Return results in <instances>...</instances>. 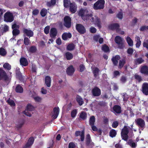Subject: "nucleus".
Returning <instances> with one entry per match:
<instances>
[{"label":"nucleus","instance_id":"de8ad7c7","mask_svg":"<svg viewBox=\"0 0 148 148\" xmlns=\"http://www.w3.org/2000/svg\"><path fill=\"white\" fill-rule=\"evenodd\" d=\"M134 77L135 79L138 81L139 82H141L143 80L142 77L137 73L135 74Z\"/></svg>","mask_w":148,"mask_h":148},{"label":"nucleus","instance_id":"052dcab7","mask_svg":"<svg viewBox=\"0 0 148 148\" xmlns=\"http://www.w3.org/2000/svg\"><path fill=\"white\" fill-rule=\"evenodd\" d=\"M19 25H17L16 23L13 24L12 26V29H19Z\"/></svg>","mask_w":148,"mask_h":148},{"label":"nucleus","instance_id":"c9c22d12","mask_svg":"<svg viewBox=\"0 0 148 148\" xmlns=\"http://www.w3.org/2000/svg\"><path fill=\"white\" fill-rule=\"evenodd\" d=\"M24 123L25 121H19L18 123L16 124V128L18 129L21 128L24 125Z\"/></svg>","mask_w":148,"mask_h":148},{"label":"nucleus","instance_id":"9d476101","mask_svg":"<svg viewBox=\"0 0 148 148\" xmlns=\"http://www.w3.org/2000/svg\"><path fill=\"white\" fill-rule=\"evenodd\" d=\"M120 25L118 23H113L110 25L108 26V28L111 30H115L116 32H118L120 30Z\"/></svg>","mask_w":148,"mask_h":148},{"label":"nucleus","instance_id":"4be33fe9","mask_svg":"<svg viewBox=\"0 0 148 148\" xmlns=\"http://www.w3.org/2000/svg\"><path fill=\"white\" fill-rule=\"evenodd\" d=\"M140 72L141 73L148 75V67L146 65H144L141 67Z\"/></svg>","mask_w":148,"mask_h":148},{"label":"nucleus","instance_id":"39448f33","mask_svg":"<svg viewBox=\"0 0 148 148\" xmlns=\"http://www.w3.org/2000/svg\"><path fill=\"white\" fill-rule=\"evenodd\" d=\"M23 37L27 36L29 38L33 36L34 34L33 31L30 29H27L23 28Z\"/></svg>","mask_w":148,"mask_h":148},{"label":"nucleus","instance_id":"dca6fc26","mask_svg":"<svg viewBox=\"0 0 148 148\" xmlns=\"http://www.w3.org/2000/svg\"><path fill=\"white\" fill-rule=\"evenodd\" d=\"M3 79H4L5 81H6L8 79V77L5 71L1 68H0V80Z\"/></svg>","mask_w":148,"mask_h":148},{"label":"nucleus","instance_id":"13d9d810","mask_svg":"<svg viewBox=\"0 0 148 148\" xmlns=\"http://www.w3.org/2000/svg\"><path fill=\"white\" fill-rule=\"evenodd\" d=\"M39 12V10L37 9H34L32 12V14L34 16L37 15Z\"/></svg>","mask_w":148,"mask_h":148},{"label":"nucleus","instance_id":"c03bdc74","mask_svg":"<svg viewBox=\"0 0 148 148\" xmlns=\"http://www.w3.org/2000/svg\"><path fill=\"white\" fill-rule=\"evenodd\" d=\"M56 3V0H51L50 1H47L46 5L48 7H50L52 5H54Z\"/></svg>","mask_w":148,"mask_h":148},{"label":"nucleus","instance_id":"680f3d73","mask_svg":"<svg viewBox=\"0 0 148 148\" xmlns=\"http://www.w3.org/2000/svg\"><path fill=\"white\" fill-rule=\"evenodd\" d=\"M146 30H148V25L147 26L145 25L142 26L139 29V30L140 31H143Z\"/></svg>","mask_w":148,"mask_h":148},{"label":"nucleus","instance_id":"6e6552de","mask_svg":"<svg viewBox=\"0 0 148 148\" xmlns=\"http://www.w3.org/2000/svg\"><path fill=\"white\" fill-rule=\"evenodd\" d=\"M91 92L94 97L99 96L101 94V89L97 86H95L92 88Z\"/></svg>","mask_w":148,"mask_h":148},{"label":"nucleus","instance_id":"72a5a7b5","mask_svg":"<svg viewBox=\"0 0 148 148\" xmlns=\"http://www.w3.org/2000/svg\"><path fill=\"white\" fill-rule=\"evenodd\" d=\"M87 117V114L86 112L84 111L81 112L80 115L79 117L82 120H84L86 119Z\"/></svg>","mask_w":148,"mask_h":148},{"label":"nucleus","instance_id":"e433bc0d","mask_svg":"<svg viewBox=\"0 0 148 148\" xmlns=\"http://www.w3.org/2000/svg\"><path fill=\"white\" fill-rule=\"evenodd\" d=\"M95 122V118L94 116H91L89 119V124L90 125H94Z\"/></svg>","mask_w":148,"mask_h":148},{"label":"nucleus","instance_id":"7c9ffc66","mask_svg":"<svg viewBox=\"0 0 148 148\" xmlns=\"http://www.w3.org/2000/svg\"><path fill=\"white\" fill-rule=\"evenodd\" d=\"M28 52L31 53H35L37 50V49L35 46L33 45L31 46L28 49H27Z\"/></svg>","mask_w":148,"mask_h":148},{"label":"nucleus","instance_id":"a19ab883","mask_svg":"<svg viewBox=\"0 0 148 148\" xmlns=\"http://www.w3.org/2000/svg\"><path fill=\"white\" fill-rule=\"evenodd\" d=\"M117 134L116 131L114 129H112L109 132V135L110 137L113 138L116 136Z\"/></svg>","mask_w":148,"mask_h":148},{"label":"nucleus","instance_id":"5fc2aeb1","mask_svg":"<svg viewBox=\"0 0 148 148\" xmlns=\"http://www.w3.org/2000/svg\"><path fill=\"white\" fill-rule=\"evenodd\" d=\"M3 67L7 70H10L11 69V65L8 63H5L3 65Z\"/></svg>","mask_w":148,"mask_h":148},{"label":"nucleus","instance_id":"f257e3e1","mask_svg":"<svg viewBox=\"0 0 148 148\" xmlns=\"http://www.w3.org/2000/svg\"><path fill=\"white\" fill-rule=\"evenodd\" d=\"M87 19L86 21L90 20L91 22L95 25H96L99 29L101 28V23L100 18L97 16L95 15L93 16L92 14L89 13Z\"/></svg>","mask_w":148,"mask_h":148},{"label":"nucleus","instance_id":"bf43d9fd","mask_svg":"<svg viewBox=\"0 0 148 148\" xmlns=\"http://www.w3.org/2000/svg\"><path fill=\"white\" fill-rule=\"evenodd\" d=\"M50 26L49 25L46 26L44 29V32L46 34H47L49 33Z\"/></svg>","mask_w":148,"mask_h":148},{"label":"nucleus","instance_id":"20e7f679","mask_svg":"<svg viewBox=\"0 0 148 148\" xmlns=\"http://www.w3.org/2000/svg\"><path fill=\"white\" fill-rule=\"evenodd\" d=\"M4 21L6 22L11 23L14 20L13 14L10 12H7L4 15Z\"/></svg>","mask_w":148,"mask_h":148},{"label":"nucleus","instance_id":"79ce46f5","mask_svg":"<svg viewBox=\"0 0 148 148\" xmlns=\"http://www.w3.org/2000/svg\"><path fill=\"white\" fill-rule=\"evenodd\" d=\"M75 48V45L73 43H71L68 45L67 47V49L69 51H72Z\"/></svg>","mask_w":148,"mask_h":148},{"label":"nucleus","instance_id":"1a4fd4ad","mask_svg":"<svg viewBox=\"0 0 148 148\" xmlns=\"http://www.w3.org/2000/svg\"><path fill=\"white\" fill-rule=\"evenodd\" d=\"M77 30L81 34H84L86 32V29L84 27L80 24H77L76 26Z\"/></svg>","mask_w":148,"mask_h":148},{"label":"nucleus","instance_id":"f3484780","mask_svg":"<svg viewBox=\"0 0 148 148\" xmlns=\"http://www.w3.org/2000/svg\"><path fill=\"white\" fill-rule=\"evenodd\" d=\"M121 57L119 55H116L115 56H113L111 59V60L114 66H116L118 64L119 60Z\"/></svg>","mask_w":148,"mask_h":148},{"label":"nucleus","instance_id":"2eb2a0df","mask_svg":"<svg viewBox=\"0 0 148 148\" xmlns=\"http://www.w3.org/2000/svg\"><path fill=\"white\" fill-rule=\"evenodd\" d=\"M60 109L58 107H55L53 108L52 113V116L54 119H56L58 117L59 112Z\"/></svg>","mask_w":148,"mask_h":148},{"label":"nucleus","instance_id":"774afa93","mask_svg":"<svg viewBox=\"0 0 148 148\" xmlns=\"http://www.w3.org/2000/svg\"><path fill=\"white\" fill-rule=\"evenodd\" d=\"M29 111V110H27L26 109L23 112V113L29 117H31L32 116V114L28 112Z\"/></svg>","mask_w":148,"mask_h":148},{"label":"nucleus","instance_id":"aec40b11","mask_svg":"<svg viewBox=\"0 0 148 148\" xmlns=\"http://www.w3.org/2000/svg\"><path fill=\"white\" fill-rule=\"evenodd\" d=\"M75 71V69L73 66L71 65L67 68L66 72L68 75H72L74 73Z\"/></svg>","mask_w":148,"mask_h":148},{"label":"nucleus","instance_id":"ddd939ff","mask_svg":"<svg viewBox=\"0 0 148 148\" xmlns=\"http://www.w3.org/2000/svg\"><path fill=\"white\" fill-rule=\"evenodd\" d=\"M141 90L144 95H148V83L145 82L143 84Z\"/></svg>","mask_w":148,"mask_h":148},{"label":"nucleus","instance_id":"4d7b16f0","mask_svg":"<svg viewBox=\"0 0 148 148\" xmlns=\"http://www.w3.org/2000/svg\"><path fill=\"white\" fill-rule=\"evenodd\" d=\"M77 113V110L76 109H74L73 110L71 113V116L72 118H74Z\"/></svg>","mask_w":148,"mask_h":148},{"label":"nucleus","instance_id":"69168bd1","mask_svg":"<svg viewBox=\"0 0 148 148\" xmlns=\"http://www.w3.org/2000/svg\"><path fill=\"white\" fill-rule=\"evenodd\" d=\"M34 99L36 102H40L42 100V98L38 96L34 97Z\"/></svg>","mask_w":148,"mask_h":148},{"label":"nucleus","instance_id":"0eeeda50","mask_svg":"<svg viewBox=\"0 0 148 148\" xmlns=\"http://www.w3.org/2000/svg\"><path fill=\"white\" fill-rule=\"evenodd\" d=\"M115 42L118 45L119 48L122 49L123 48V39L119 36H116L114 39Z\"/></svg>","mask_w":148,"mask_h":148},{"label":"nucleus","instance_id":"5701e85b","mask_svg":"<svg viewBox=\"0 0 148 148\" xmlns=\"http://www.w3.org/2000/svg\"><path fill=\"white\" fill-rule=\"evenodd\" d=\"M79 14L82 17V18L85 21L87 19L89 13H88L85 14L84 11L83 10H80L79 13Z\"/></svg>","mask_w":148,"mask_h":148},{"label":"nucleus","instance_id":"423d86ee","mask_svg":"<svg viewBox=\"0 0 148 148\" xmlns=\"http://www.w3.org/2000/svg\"><path fill=\"white\" fill-rule=\"evenodd\" d=\"M64 25L68 28H70L71 26V19L69 16H66L64 18Z\"/></svg>","mask_w":148,"mask_h":148},{"label":"nucleus","instance_id":"a211bd4d","mask_svg":"<svg viewBox=\"0 0 148 148\" xmlns=\"http://www.w3.org/2000/svg\"><path fill=\"white\" fill-rule=\"evenodd\" d=\"M69 7L70 11L71 13H74L76 12L77 9V5H76L75 3H70Z\"/></svg>","mask_w":148,"mask_h":148},{"label":"nucleus","instance_id":"09e8293b","mask_svg":"<svg viewBox=\"0 0 148 148\" xmlns=\"http://www.w3.org/2000/svg\"><path fill=\"white\" fill-rule=\"evenodd\" d=\"M47 10L45 8H43L40 11V15L43 17L47 15Z\"/></svg>","mask_w":148,"mask_h":148},{"label":"nucleus","instance_id":"49530a36","mask_svg":"<svg viewBox=\"0 0 148 148\" xmlns=\"http://www.w3.org/2000/svg\"><path fill=\"white\" fill-rule=\"evenodd\" d=\"M24 38V43L25 45L27 46L31 43L30 40L29 38L26 37H23Z\"/></svg>","mask_w":148,"mask_h":148},{"label":"nucleus","instance_id":"412c9836","mask_svg":"<svg viewBox=\"0 0 148 148\" xmlns=\"http://www.w3.org/2000/svg\"><path fill=\"white\" fill-rule=\"evenodd\" d=\"M20 64L24 66H26L28 65V63L27 60L24 57H21L20 60Z\"/></svg>","mask_w":148,"mask_h":148},{"label":"nucleus","instance_id":"9b49d317","mask_svg":"<svg viewBox=\"0 0 148 148\" xmlns=\"http://www.w3.org/2000/svg\"><path fill=\"white\" fill-rule=\"evenodd\" d=\"M75 136L77 137L80 136V140L81 141L83 142L84 141L85 138V131L84 130H83L81 132L79 131H77L75 133Z\"/></svg>","mask_w":148,"mask_h":148},{"label":"nucleus","instance_id":"4468645a","mask_svg":"<svg viewBox=\"0 0 148 148\" xmlns=\"http://www.w3.org/2000/svg\"><path fill=\"white\" fill-rule=\"evenodd\" d=\"M57 34L58 31L56 28L52 27L50 29L49 35L51 38H55L57 35Z\"/></svg>","mask_w":148,"mask_h":148},{"label":"nucleus","instance_id":"a18cd8bd","mask_svg":"<svg viewBox=\"0 0 148 148\" xmlns=\"http://www.w3.org/2000/svg\"><path fill=\"white\" fill-rule=\"evenodd\" d=\"M126 40L130 46L132 47L133 46V41L130 37L127 36V37Z\"/></svg>","mask_w":148,"mask_h":148},{"label":"nucleus","instance_id":"f8f14e48","mask_svg":"<svg viewBox=\"0 0 148 148\" xmlns=\"http://www.w3.org/2000/svg\"><path fill=\"white\" fill-rule=\"evenodd\" d=\"M135 123L136 125L141 128H144L145 126V121L142 119L139 118L135 120Z\"/></svg>","mask_w":148,"mask_h":148},{"label":"nucleus","instance_id":"e2e57ef3","mask_svg":"<svg viewBox=\"0 0 148 148\" xmlns=\"http://www.w3.org/2000/svg\"><path fill=\"white\" fill-rule=\"evenodd\" d=\"M119 123L118 121H114L112 125V127L114 128H116L119 125Z\"/></svg>","mask_w":148,"mask_h":148},{"label":"nucleus","instance_id":"b1692460","mask_svg":"<svg viewBox=\"0 0 148 148\" xmlns=\"http://www.w3.org/2000/svg\"><path fill=\"white\" fill-rule=\"evenodd\" d=\"M51 79L49 76H46L45 78V83L46 86L48 87L51 86Z\"/></svg>","mask_w":148,"mask_h":148},{"label":"nucleus","instance_id":"2f4dec72","mask_svg":"<svg viewBox=\"0 0 148 148\" xmlns=\"http://www.w3.org/2000/svg\"><path fill=\"white\" fill-rule=\"evenodd\" d=\"M125 63L126 60L125 59H123L122 60H120L118 68L120 69L122 68Z\"/></svg>","mask_w":148,"mask_h":148},{"label":"nucleus","instance_id":"393cba45","mask_svg":"<svg viewBox=\"0 0 148 148\" xmlns=\"http://www.w3.org/2000/svg\"><path fill=\"white\" fill-rule=\"evenodd\" d=\"M71 37L72 35L70 32L68 33L66 32L64 33L62 35V38L64 40H67L68 38H71Z\"/></svg>","mask_w":148,"mask_h":148},{"label":"nucleus","instance_id":"58836bf2","mask_svg":"<svg viewBox=\"0 0 148 148\" xmlns=\"http://www.w3.org/2000/svg\"><path fill=\"white\" fill-rule=\"evenodd\" d=\"M34 139L33 137H31L29 138L27 142L26 143L27 145L31 146L33 143Z\"/></svg>","mask_w":148,"mask_h":148},{"label":"nucleus","instance_id":"8fccbe9b","mask_svg":"<svg viewBox=\"0 0 148 148\" xmlns=\"http://www.w3.org/2000/svg\"><path fill=\"white\" fill-rule=\"evenodd\" d=\"M8 103L11 106H15V103L14 101L11 99L10 98H9L7 101Z\"/></svg>","mask_w":148,"mask_h":148},{"label":"nucleus","instance_id":"338daca9","mask_svg":"<svg viewBox=\"0 0 148 148\" xmlns=\"http://www.w3.org/2000/svg\"><path fill=\"white\" fill-rule=\"evenodd\" d=\"M90 31L92 33H95L96 32L97 29L93 27H91L90 28Z\"/></svg>","mask_w":148,"mask_h":148},{"label":"nucleus","instance_id":"4c0bfd02","mask_svg":"<svg viewBox=\"0 0 148 148\" xmlns=\"http://www.w3.org/2000/svg\"><path fill=\"white\" fill-rule=\"evenodd\" d=\"M100 70L98 68L96 67L95 68L93 71V73L94 77H97L99 75V73Z\"/></svg>","mask_w":148,"mask_h":148},{"label":"nucleus","instance_id":"7ed1b4c3","mask_svg":"<svg viewBox=\"0 0 148 148\" xmlns=\"http://www.w3.org/2000/svg\"><path fill=\"white\" fill-rule=\"evenodd\" d=\"M129 131L127 126H124L122 129L121 133V136L122 139L124 141H127L128 139L129 136L128 134Z\"/></svg>","mask_w":148,"mask_h":148},{"label":"nucleus","instance_id":"603ef678","mask_svg":"<svg viewBox=\"0 0 148 148\" xmlns=\"http://www.w3.org/2000/svg\"><path fill=\"white\" fill-rule=\"evenodd\" d=\"M12 34L13 36L18 35L20 33V31L19 29H12Z\"/></svg>","mask_w":148,"mask_h":148},{"label":"nucleus","instance_id":"6ab92c4d","mask_svg":"<svg viewBox=\"0 0 148 148\" xmlns=\"http://www.w3.org/2000/svg\"><path fill=\"white\" fill-rule=\"evenodd\" d=\"M113 112L116 114H119L121 113L122 110L121 107L118 105H115L113 107Z\"/></svg>","mask_w":148,"mask_h":148},{"label":"nucleus","instance_id":"cd10ccee","mask_svg":"<svg viewBox=\"0 0 148 148\" xmlns=\"http://www.w3.org/2000/svg\"><path fill=\"white\" fill-rule=\"evenodd\" d=\"M15 90L17 93H22L23 92V89L20 85L18 84L16 87Z\"/></svg>","mask_w":148,"mask_h":148},{"label":"nucleus","instance_id":"bb28decb","mask_svg":"<svg viewBox=\"0 0 148 148\" xmlns=\"http://www.w3.org/2000/svg\"><path fill=\"white\" fill-rule=\"evenodd\" d=\"M76 100L79 105L80 106L82 105L84 103L83 99L78 95H77L76 96Z\"/></svg>","mask_w":148,"mask_h":148},{"label":"nucleus","instance_id":"f704fd0d","mask_svg":"<svg viewBox=\"0 0 148 148\" xmlns=\"http://www.w3.org/2000/svg\"><path fill=\"white\" fill-rule=\"evenodd\" d=\"M144 61V60L142 58H138L134 60L135 63L136 65L141 64Z\"/></svg>","mask_w":148,"mask_h":148},{"label":"nucleus","instance_id":"f03ea898","mask_svg":"<svg viewBox=\"0 0 148 148\" xmlns=\"http://www.w3.org/2000/svg\"><path fill=\"white\" fill-rule=\"evenodd\" d=\"M105 0H98L93 5V8L95 10H101L103 9L105 7Z\"/></svg>","mask_w":148,"mask_h":148},{"label":"nucleus","instance_id":"c756f323","mask_svg":"<svg viewBox=\"0 0 148 148\" xmlns=\"http://www.w3.org/2000/svg\"><path fill=\"white\" fill-rule=\"evenodd\" d=\"M64 56L67 60H71L73 58V55L71 53L69 52H67L65 53Z\"/></svg>","mask_w":148,"mask_h":148},{"label":"nucleus","instance_id":"6e6d98bb","mask_svg":"<svg viewBox=\"0 0 148 148\" xmlns=\"http://www.w3.org/2000/svg\"><path fill=\"white\" fill-rule=\"evenodd\" d=\"M138 19L136 17H134L131 22L132 26H135L138 22Z\"/></svg>","mask_w":148,"mask_h":148},{"label":"nucleus","instance_id":"ea45409f","mask_svg":"<svg viewBox=\"0 0 148 148\" xmlns=\"http://www.w3.org/2000/svg\"><path fill=\"white\" fill-rule=\"evenodd\" d=\"M101 49L102 51L105 52L110 51V49L109 47L106 44L102 45Z\"/></svg>","mask_w":148,"mask_h":148},{"label":"nucleus","instance_id":"37998d69","mask_svg":"<svg viewBox=\"0 0 148 148\" xmlns=\"http://www.w3.org/2000/svg\"><path fill=\"white\" fill-rule=\"evenodd\" d=\"M70 3H71L70 0H63L64 6L65 8H69Z\"/></svg>","mask_w":148,"mask_h":148},{"label":"nucleus","instance_id":"0e129e2a","mask_svg":"<svg viewBox=\"0 0 148 148\" xmlns=\"http://www.w3.org/2000/svg\"><path fill=\"white\" fill-rule=\"evenodd\" d=\"M143 47L148 49V40L145 41L143 44Z\"/></svg>","mask_w":148,"mask_h":148},{"label":"nucleus","instance_id":"473e14b6","mask_svg":"<svg viewBox=\"0 0 148 148\" xmlns=\"http://www.w3.org/2000/svg\"><path fill=\"white\" fill-rule=\"evenodd\" d=\"M128 144L132 148H135L137 146V144L134 142L133 140L132 139H129L127 142Z\"/></svg>","mask_w":148,"mask_h":148},{"label":"nucleus","instance_id":"3c124183","mask_svg":"<svg viewBox=\"0 0 148 148\" xmlns=\"http://www.w3.org/2000/svg\"><path fill=\"white\" fill-rule=\"evenodd\" d=\"M6 53L7 52L4 48L2 47L0 48V55L4 56L6 55Z\"/></svg>","mask_w":148,"mask_h":148},{"label":"nucleus","instance_id":"a878e982","mask_svg":"<svg viewBox=\"0 0 148 148\" xmlns=\"http://www.w3.org/2000/svg\"><path fill=\"white\" fill-rule=\"evenodd\" d=\"M92 142L90 135L89 134H87L86 138V144L87 146H89L91 145L90 143Z\"/></svg>","mask_w":148,"mask_h":148},{"label":"nucleus","instance_id":"864d4df0","mask_svg":"<svg viewBox=\"0 0 148 148\" xmlns=\"http://www.w3.org/2000/svg\"><path fill=\"white\" fill-rule=\"evenodd\" d=\"M34 107L30 104H28L26 107V110L29 111H32L34 109Z\"/></svg>","mask_w":148,"mask_h":148},{"label":"nucleus","instance_id":"c85d7f7f","mask_svg":"<svg viewBox=\"0 0 148 148\" xmlns=\"http://www.w3.org/2000/svg\"><path fill=\"white\" fill-rule=\"evenodd\" d=\"M16 76L21 81L23 80V77L22 74L20 71V69L16 70Z\"/></svg>","mask_w":148,"mask_h":148}]
</instances>
